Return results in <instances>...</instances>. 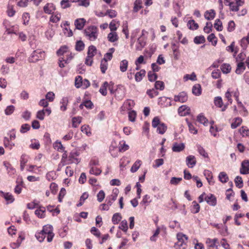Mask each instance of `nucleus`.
I'll return each mask as SVG.
<instances>
[{
    "mask_svg": "<svg viewBox=\"0 0 249 249\" xmlns=\"http://www.w3.org/2000/svg\"><path fill=\"white\" fill-rule=\"evenodd\" d=\"M239 132L243 137H247L249 134V129L247 126H242L239 129Z\"/></svg>",
    "mask_w": 249,
    "mask_h": 249,
    "instance_id": "50",
    "label": "nucleus"
},
{
    "mask_svg": "<svg viewBox=\"0 0 249 249\" xmlns=\"http://www.w3.org/2000/svg\"><path fill=\"white\" fill-rule=\"evenodd\" d=\"M221 69L223 73H228L231 70V66L229 63H223L221 66Z\"/></svg>",
    "mask_w": 249,
    "mask_h": 249,
    "instance_id": "45",
    "label": "nucleus"
},
{
    "mask_svg": "<svg viewBox=\"0 0 249 249\" xmlns=\"http://www.w3.org/2000/svg\"><path fill=\"white\" fill-rule=\"evenodd\" d=\"M51 113L52 110L50 108L40 110L36 112V117L40 120H43L45 118V113H47V115L49 116Z\"/></svg>",
    "mask_w": 249,
    "mask_h": 249,
    "instance_id": "7",
    "label": "nucleus"
},
{
    "mask_svg": "<svg viewBox=\"0 0 249 249\" xmlns=\"http://www.w3.org/2000/svg\"><path fill=\"white\" fill-rule=\"evenodd\" d=\"M157 131L160 134H163L166 131L167 127L163 123H161L157 127Z\"/></svg>",
    "mask_w": 249,
    "mask_h": 249,
    "instance_id": "40",
    "label": "nucleus"
},
{
    "mask_svg": "<svg viewBox=\"0 0 249 249\" xmlns=\"http://www.w3.org/2000/svg\"><path fill=\"white\" fill-rule=\"evenodd\" d=\"M187 26L191 30H196L198 28V25L194 20H189L187 23Z\"/></svg>",
    "mask_w": 249,
    "mask_h": 249,
    "instance_id": "49",
    "label": "nucleus"
},
{
    "mask_svg": "<svg viewBox=\"0 0 249 249\" xmlns=\"http://www.w3.org/2000/svg\"><path fill=\"white\" fill-rule=\"evenodd\" d=\"M44 52L40 50H36L32 54L31 59V62H36L38 61H42L45 58Z\"/></svg>",
    "mask_w": 249,
    "mask_h": 249,
    "instance_id": "5",
    "label": "nucleus"
},
{
    "mask_svg": "<svg viewBox=\"0 0 249 249\" xmlns=\"http://www.w3.org/2000/svg\"><path fill=\"white\" fill-rule=\"evenodd\" d=\"M242 122V119L240 117H237L234 119V121L231 124V127L235 129L239 126Z\"/></svg>",
    "mask_w": 249,
    "mask_h": 249,
    "instance_id": "41",
    "label": "nucleus"
},
{
    "mask_svg": "<svg viewBox=\"0 0 249 249\" xmlns=\"http://www.w3.org/2000/svg\"><path fill=\"white\" fill-rule=\"evenodd\" d=\"M245 63H238L235 72L237 74H241L245 69Z\"/></svg>",
    "mask_w": 249,
    "mask_h": 249,
    "instance_id": "55",
    "label": "nucleus"
},
{
    "mask_svg": "<svg viewBox=\"0 0 249 249\" xmlns=\"http://www.w3.org/2000/svg\"><path fill=\"white\" fill-rule=\"evenodd\" d=\"M218 178L219 180L223 183H225L227 182L229 180V177L227 174L225 172H220L218 175Z\"/></svg>",
    "mask_w": 249,
    "mask_h": 249,
    "instance_id": "27",
    "label": "nucleus"
},
{
    "mask_svg": "<svg viewBox=\"0 0 249 249\" xmlns=\"http://www.w3.org/2000/svg\"><path fill=\"white\" fill-rule=\"evenodd\" d=\"M85 34L90 40H95L97 38L98 35L97 27L94 26L89 27L85 30Z\"/></svg>",
    "mask_w": 249,
    "mask_h": 249,
    "instance_id": "2",
    "label": "nucleus"
},
{
    "mask_svg": "<svg viewBox=\"0 0 249 249\" xmlns=\"http://www.w3.org/2000/svg\"><path fill=\"white\" fill-rule=\"evenodd\" d=\"M204 175L206 177L208 183L210 185H213L214 181L213 180V176L212 172L208 170H205L203 172Z\"/></svg>",
    "mask_w": 249,
    "mask_h": 249,
    "instance_id": "19",
    "label": "nucleus"
},
{
    "mask_svg": "<svg viewBox=\"0 0 249 249\" xmlns=\"http://www.w3.org/2000/svg\"><path fill=\"white\" fill-rule=\"evenodd\" d=\"M215 16V12L213 9L206 11L204 14L205 18L209 20L213 19L214 18Z\"/></svg>",
    "mask_w": 249,
    "mask_h": 249,
    "instance_id": "28",
    "label": "nucleus"
},
{
    "mask_svg": "<svg viewBox=\"0 0 249 249\" xmlns=\"http://www.w3.org/2000/svg\"><path fill=\"white\" fill-rule=\"evenodd\" d=\"M185 148V144L183 143L175 142L173 144L172 150L175 152H179L183 151Z\"/></svg>",
    "mask_w": 249,
    "mask_h": 249,
    "instance_id": "20",
    "label": "nucleus"
},
{
    "mask_svg": "<svg viewBox=\"0 0 249 249\" xmlns=\"http://www.w3.org/2000/svg\"><path fill=\"white\" fill-rule=\"evenodd\" d=\"M45 98L48 102H53L55 98V94L53 92L49 91L46 94Z\"/></svg>",
    "mask_w": 249,
    "mask_h": 249,
    "instance_id": "57",
    "label": "nucleus"
},
{
    "mask_svg": "<svg viewBox=\"0 0 249 249\" xmlns=\"http://www.w3.org/2000/svg\"><path fill=\"white\" fill-rule=\"evenodd\" d=\"M96 53V49L94 46H90L89 47L88 52V59H87V61H90V62H92V61L89 60L90 58L92 57Z\"/></svg>",
    "mask_w": 249,
    "mask_h": 249,
    "instance_id": "23",
    "label": "nucleus"
},
{
    "mask_svg": "<svg viewBox=\"0 0 249 249\" xmlns=\"http://www.w3.org/2000/svg\"><path fill=\"white\" fill-rule=\"evenodd\" d=\"M129 145L126 144L125 142L121 141L119 144L118 151L120 152H124L129 149Z\"/></svg>",
    "mask_w": 249,
    "mask_h": 249,
    "instance_id": "31",
    "label": "nucleus"
},
{
    "mask_svg": "<svg viewBox=\"0 0 249 249\" xmlns=\"http://www.w3.org/2000/svg\"><path fill=\"white\" fill-rule=\"evenodd\" d=\"M190 111V108L186 105L181 106L178 109V114L181 116H185L189 114Z\"/></svg>",
    "mask_w": 249,
    "mask_h": 249,
    "instance_id": "17",
    "label": "nucleus"
},
{
    "mask_svg": "<svg viewBox=\"0 0 249 249\" xmlns=\"http://www.w3.org/2000/svg\"><path fill=\"white\" fill-rule=\"evenodd\" d=\"M245 3V0H234L232 1L227 5L230 7V9L231 11L237 12L239 10V7L242 6Z\"/></svg>",
    "mask_w": 249,
    "mask_h": 249,
    "instance_id": "6",
    "label": "nucleus"
},
{
    "mask_svg": "<svg viewBox=\"0 0 249 249\" xmlns=\"http://www.w3.org/2000/svg\"><path fill=\"white\" fill-rule=\"evenodd\" d=\"M16 13L13 5L8 4L7 6V13L9 17H13Z\"/></svg>",
    "mask_w": 249,
    "mask_h": 249,
    "instance_id": "63",
    "label": "nucleus"
},
{
    "mask_svg": "<svg viewBox=\"0 0 249 249\" xmlns=\"http://www.w3.org/2000/svg\"><path fill=\"white\" fill-rule=\"evenodd\" d=\"M214 27L218 31H221L223 30L222 22L219 19H217L215 20Z\"/></svg>",
    "mask_w": 249,
    "mask_h": 249,
    "instance_id": "51",
    "label": "nucleus"
},
{
    "mask_svg": "<svg viewBox=\"0 0 249 249\" xmlns=\"http://www.w3.org/2000/svg\"><path fill=\"white\" fill-rule=\"evenodd\" d=\"M53 147L59 152H63L65 150V147L63 146L61 142L58 140L56 141L53 143Z\"/></svg>",
    "mask_w": 249,
    "mask_h": 249,
    "instance_id": "29",
    "label": "nucleus"
},
{
    "mask_svg": "<svg viewBox=\"0 0 249 249\" xmlns=\"http://www.w3.org/2000/svg\"><path fill=\"white\" fill-rule=\"evenodd\" d=\"M122 216L120 213H115L112 218V222L114 224H117L121 221Z\"/></svg>",
    "mask_w": 249,
    "mask_h": 249,
    "instance_id": "46",
    "label": "nucleus"
},
{
    "mask_svg": "<svg viewBox=\"0 0 249 249\" xmlns=\"http://www.w3.org/2000/svg\"><path fill=\"white\" fill-rule=\"evenodd\" d=\"M197 120L198 122L203 124L205 126L208 125L209 123L208 119L204 116L203 114H200L197 116Z\"/></svg>",
    "mask_w": 249,
    "mask_h": 249,
    "instance_id": "33",
    "label": "nucleus"
},
{
    "mask_svg": "<svg viewBox=\"0 0 249 249\" xmlns=\"http://www.w3.org/2000/svg\"><path fill=\"white\" fill-rule=\"evenodd\" d=\"M15 110V107L14 106H8L6 107L4 110V113L6 115H10L14 112Z\"/></svg>",
    "mask_w": 249,
    "mask_h": 249,
    "instance_id": "52",
    "label": "nucleus"
},
{
    "mask_svg": "<svg viewBox=\"0 0 249 249\" xmlns=\"http://www.w3.org/2000/svg\"><path fill=\"white\" fill-rule=\"evenodd\" d=\"M241 174L246 175L249 174V160H244L241 163V167L240 170Z\"/></svg>",
    "mask_w": 249,
    "mask_h": 249,
    "instance_id": "11",
    "label": "nucleus"
},
{
    "mask_svg": "<svg viewBox=\"0 0 249 249\" xmlns=\"http://www.w3.org/2000/svg\"><path fill=\"white\" fill-rule=\"evenodd\" d=\"M53 227L50 225H46L43 226L41 231L47 236L48 242H51L53 238L54 234L53 232Z\"/></svg>",
    "mask_w": 249,
    "mask_h": 249,
    "instance_id": "4",
    "label": "nucleus"
},
{
    "mask_svg": "<svg viewBox=\"0 0 249 249\" xmlns=\"http://www.w3.org/2000/svg\"><path fill=\"white\" fill-rule=\"evenodd\" d=\"M206 244L209 248H215L216 249H218V240L217 238L211 239L208 238L206 240Z\"/></svg>",
    "mask_w": 249,
    "mask_h": 249,
    "instance_id": "10",
    "label": "nucleus"
},
{
    "mask_svg": "<svg viewBox=\"0 0 249 249\" xmlns=\"http://www.w3.org/2000/svg\"><path fill=\"white\" fill-rule=\"evenodd\" d=\"M101 172L102 170L96 166H92L90 167L89 173L90 174L94 175L95 176H98L101 173Z\"/></svg>",
    "mask_w": 249,
    "mask_h": 249,
    "instance_id": "42",
    "label": "nucleus"
},
{
    "mask_svg": "<svg viewBox=\"0 0 249 249\" xmlns=\"http://www.w3.org/2000/svg\"><path fill=\"white\" fill-rule=\"evenodd\" d=\"M142 7V0H136L134 3L133 12L137 13Z\"/></svg>",
    "mask_w": 249,
    "mask_h": 249,
    "instance_id": "38",
    "label": "nucleus"
},
{
    "mask_svg": "<svg viewBox=\"0 0 249 249\" xmlns=\"http://www.w3.org/2000/svg\"><path fill=\"white\" fill-rule=\"evenodd\" d=\"M119 228L124 231L126 232L128 230L127 221L125 220L122 221Z\"/></svg>",
    "mask_w": 249,
    "mask_h": 249,
    "instance_id": "61",
    "label": "nucleus"
},
{
    "mask_svg": "<svg viewBox=\"0 0 249 249\" xmlns=\"http://www.w3.org/2000/svg\"><path fill=\"white\" fill-rule=\"evenodd\" d=\"M118 38L119 37L116 31H111L107 35V39L111 42L117 41Z\"/></svg>",
    "mask_w": 249,
    "mask_h": 249,
    "instance_id": "24",
    "label": "nucleus"
},
{
    "mask_svg": "<svg viewBox=\"0 0 249 249\" xmlns=\"http://www.w3.org/2000/svg\"><path fill=\"white\" fill-rule=\"evenodd\" d=\"M197 150L199 154L205 158L209 157L208 153L206 152L205 150L200 145H196Z\"/></svg>",
    "mask_w": 249,
    "mask_h": 249,
    "instance_id": "35",
    "label": "nucleus"
},
{
    "mask_svg": "<svg viewBox=\"0 0 249 249\" xmlns=\"http://www.w3.org/2000/svg\"><path fill=\"white\" fill-rule=\"evenodd\" d=\"M191 210L192 213H196L199 212L200 210V206L196 201H194L192 202V206Z\"/></svg>",
    "mask_w": 249,
    "mask_h": 249,
    "instance_id": "44",
    "label": "nucleus"
},
{
    "mask_svg": "<svg viewBox=\"0 0 249 249\" xmlns=\"http://www.w3.org/2000/svg\"><path fill=\"white\" fill-rule=\"evenodd\" d=\"M46 177L48 180L51 181L55 179L56 178V176L55 172L51 171L46 174Z\"/></svg>",
    "mask_w": 249,
    "mask_h": 249,
    "instance_id": "59",
    "label": "nucleus"
},
{
    "mask_svg": "<svg viewBox=\"0 0 249 249\" xmlns=\"http://www.w3.org/2000/svg\"><path fill=\"white\" fill-rule=\"evenodd\" d=\"M0 194L6 201L7 204L12 203L15 200L14 196L11 193H4L2 191H0Z\"/></svg>",
    "mask_w": 249,
    "mask_h": 249,
    "instance_id": "14",
    "label": "nucleus"
},
{
    "mask_svg": "<svg viewBox=\"0 0 249 249\" xmlns=\"http://www.w3.org/2000/svg\"><path fill=\"white\" fill-rule=\"evenodd\" d=\"M145 71L144 70H141L137 72L135 75V79L137 82H140L145 76Z\"/></svg>",
    "mask_w": 249,
    "mask_h": 249,
    "instance_id": "36",
    "label": "nucleus"
},
{
    "mask_svg": "<svg viewBox=\"0 0 249 249\" xmlns=\"http://www.w3.org/2000/svg\"><path fill=\"white\" fill-rule=\"evenodd\" d=\"M118 193V190H116L115 191L113 190V193L107 197L106 201L110 206L112 205L113 202L116 200Z\"/></svg>",
    "mask_w": 249,
    "mask_h": 249,
    "instance_id": "18",
    "label": "nucleus"
},
{
    "mask_svg": "<svg viewBox=\"0 0 249 249\" xmlns=\"http://www.w3.org/2000/svg\"><path fill=\"white\" fill-rule=\"evenodd\" d=\"M86 22V19L83 18L76 19L74 21L76 28L78 30L82 29L85 25Z\"/></svg>",
    "mask_w": 249,
    "mask_h": 249,
    "instance_id": "21",
    "label": "nucleus"
},
{
    "mask_svg": "<svg viewBox=\"0 0 249 249\" xmlns=\"http://www.w3.org/2000/svg\"><path fill=\"white\" fill-rule=\"evenodd\" d=\"M55 10V6L52 3H47L43 7L44 12L47 14H53Z\"/></svg>",
    "mask_w": 249,
    "mask_h": 249,
    "instance_id": "15",
    "label": "nucleus"
},
{
    "mask_svg": "<svg viewBox=\"0 0 249 249\" xmlns=\"http://www.w3.org/2000/svg\"><path fill=\"white\" fill-rule=\"evenodd\" d=\"M109 86V83L106 81L100 89V92L104 96H106L107 94V88Z\"/></svg>",
    "mask_w": 249,
    "mask_h": 249,
    "instance_id": "39",
    "label": "nucleus"
},
{
    "mask_svg": "<svg viewBox=\"0 0 249 249\" xmlns=\"http://www.w3.org/2000/svg\"><path fill=\"white\" fill-rule=\"evenodd\" d=\"M83 79L81 76H78L75 79V86L77 88H80L82 86Z\"/></svg>",
    "mask_w": 249,
    "mask_h": 249,
    "instance_id": "60",
    "label": "nucleus"
},
{
    "mask_svg": "<svg viewBox=\"0 0 249 249\" xmlns=\"http://www.w3.org/2000/svg\"><path fill=\"white\" fill-rule=\"evenodd\" d=\"M207 39L211 42L213 46H215L217 43V39L213 34H211L207 37Z\"/></svg>",
    "mask_w": 249,
    "mask_h": 249,
    "instance_id": "56",
    "label": "nucleus"
},
{
    "mask_svg": "<svg viewBox=\"0 0 249 249\" xmlns=\"http://www.w3.org/2000/svg\"><path fill=\"white\" fill-rule=\"evenodd\" d=\"M78 156V154L76 151H74L71 152L68 157L69 162H67V163L70 164L74 163L78 164L80 162V160L77 158Z\"/></svg>",
    "mask_w": 249,
    "mask_h": 249,
    "instance_id": "8",
    "label": "nucleus"
},
{
    "mask_svg": "<svg viewBox=\"0 0 249 249\" xmlns=\"http://www.w3.org/2000/svg\"><path fill=\"white\" fill-rule=\"evenodd\" d=\"M196 163V157L193 155H189L186 158V164L189 168H193Z\"/></svg>",
    "mask_w": 249,
    "mask_h": 249,
    "instance_id": "13",
    "label": "nucleus"
},
{
    "mask_svg": "<svg viewBox=\"0 0 249 249\" xmlns=\"http://www.w3.org/2000/svg\"><path fill=\"white\" fill-rule=\"evenodd\" d=\"M36 237L37 240L41 242L44 241L46 235L41 231L39 232H37L36 233Z\"/></svg>",
    "mask_w": 249,
    "mask_h": 249,
    "instance_id": "53",
    "label": "nucleus"
},
{
    "mask_svg": "<svg viewBox=\"0 0 249 249\" xmlns=\"http://www.w3.org/2000/svg\"><path fill=\"white\" fill-rule=\"evenodd\" d=\"M125 95V89L124 86L119 85L116 90V96L119 100L122 99Z\"/></svg>",
    "mask_w": 249,
    "mask_h": 249,
    "instance_id": "16",
    "label": "nucleus"
},
{
    "mask_svg": "<svg viewBox=\"0 0 249 249\" xmlns=\"http://www.w3.org/2000/svg\"><path fill=\"white\" fill-rule=\"evenodd\" d=\"M155 88L156 89L162 90L164 89V84L161 81H157L155 84Z\"/></svg>",
    "mask_w": 249,
    "mask_h": 249,
    "instance_id": "58",
    "label": "nucleus"
},
{
    "mask_svg": "<svg viewBox=\"0 0 249 249\" xmlns=\"http://www.w3.org/2000/svg\"><path fill=\"white\" fill-rule=\"evenodd\" d=\"M82 117H74L72 119V125L73 127L76 128L78 127L79 124L81 123Z\"/></svg>",
    "mask_w": 249,
    "mask_h": 249,
    "instance_id": "43",
    "label": "nucleus"
},
{
    "mask_svg": "<svg viewBox=\"0 0 249 249\" xmlns=\"http://www.w3.org/2000/svg\"><path fill=\"white\" fill-rule=\"evenodd\" d=\"M189 132L193 134H196L197 133V129L195 127V123H192L190 122L188 119H186Z\"/></svg>",
    "mask_w": 249,
    "mask_h": 249,
    "instance_id": "25",
    "label": "nucleus"
},
{
    "mask_svg": "<svg viewBox=\"0 0 249 249\" xmlns=\"http://www.w3.org/2000/svg\"><path fill=\"white\" fill-rule=\"evenodd\" d=\"M188 100V96L186 92H181L178 95H175L174 100L175 102L184 103Z\"/></svg>",
    "mask_w": 249,
    "mask_h": 249,
    "instance_id": "9",
    "label": "nucleus"
},
{
    "mask_svg": "<svg viewBox=\"0 0 249 249\" xmlns=\"http://www.w3.org/2000/svg\"><path fill=\"white\" fill-rule=\"evenodd\" d=\"M234 182L236 187L239 188H241L243 186V182L242 178L239 176H237L234 179Z\"/></svg>",
    "mask_w": 249,
    "mask_h": 249,
    "instance_id": "54",
    "label": "nucleus"
},
{
    "mask_svg": "<svg viewBox=\"0 0 249 249\" xmlns=\"http://www.w3.org/2000/svg\"><path fill=\"white\" fill-rule=\"evenodd\" d=\"M135 105L134 101L127 99L125 100L123 103L122 107H120V111L122 114H125L128 111H131Z\"/></svg>",
    "mask_w": 249,
    "mask_h": 249,
    "instance_id": "3",
    "label": "nucleus"
},
{
    "mask_svg": "<svg viewBox=\"0 0 249 249\" xmlns=\"http://www.w3.org/2000/svg\"><path fill=\"white\" fill-rule=\"evenodd\" d=\"M142 163V162L141 160H137L132 166L130 169V171L132 173H135L137 172L141 166Z\"/></svg>",
    "mask_w": 249,
    "mask_h": 249,
    "instance_id": "32",
    "label": "nucleus"
},
{
    "mask_svg": "<svg viewBox=\"0 0 249 249\" xmlns=\"http://www.w3.org/2000/svg\"><path fill=\"white\" fill-rule=\"evenodd\" d=\"M193 93L196 95L199 96L201 93V88L199 84L195 85L192 88Z\"/></svg>",
    "mask_w": 249,
    "mask_h": 249,
    "instance_id": "34",
    "label": "nucleus"
},
{
    "mask_svg": "<svg viewBox=\"0 0 249 249\" xmlns=\"http://www.w3.org/2000/svg\"><path fill=\"white\" fill-rule=\"evenodd\" d=\"M69 103V98L68 97H63L60 101V110L62 111H65L67 110V106Z\"/></svg>",
    "mask_w": 249,
    "mask_h": 249,
    "instance_id": "22",
    "label": "nucleus"
},
{
    "mask_svg": "<svg viewBox=\"0 0 249 249\" xmlns=\"http://www.w3.org/2000/svg\"><path fill=\"white\" fill-rule=\"evenodd\" d=\"M178 241L175 244V247L176 249H186L187 247L188 237L182 233H178L177 235Z\"/></svg>",
    "mask_w": 249,
    "mask_h": 249,
    "instance_id": "1",
    "label": "nucleus"
},
{
    "mask_svg": "<svg viewBox=\"0 0 249 249\" xmlns=\"http://www.w3.org/2000/svg\"><path fill=\"white\" fill-rule=\"evenodd\" d=\"M85 48V44L83 41L79 40L76 42L75 45V49L78 51L83 50Z\"/></svg>",
    "mask_w": 249,
    "mask_h": 249,
    "instance_id": "64",
    "label": "nucleus"
},
{
    "mask_svg": "<svg viewBox=\"0 0 249 249\" xmlns=\"http://www.w3.org/2000/svg\"><path fill=\"white\" fill-rule=\"evenodd\" d=\"M45 209L44 207H40L35 211V214L40 218H44L45 216Z\"/></svg>",
    "mask_w": 249,
    "mask_h": 249,
    "instance_id": "37",
    "label": "nucleus"
},
{
    "mask_svg": "<svg viewBox=\"0 0 249 249\" xmlns=\"http://www.w3.org/2000/svg\"><path fill=\"white\" fill-rule=\"evenodd\" d=\"M114 48H111L110 50H109V52L106 53L105 55H104V60L106 61V62H107L108 61H110L112 57V53L114 52Z\"/></svg>",
    "mask_w": 249,
    "mask_h": 249,
    "instance_id": "48",
    "label": "nucleus"
},
{
    "mask_svg": "<svg viewBox=\"0 0 249 249\" xmlns=\"http://www.w3.org/2000/svg\"><path fill=\"white\" fill-rule=\"evenodd\" d=\"M205 200L210 206H215L217 203V200L215 196L211 194L208 195L205 197Z\"/></svg>",
    "mask_w": 249,
    "mask_h": 249,
    "instance_id": "12",
    "label": "nucleus"
},
{
    "mask_svg": "<svg viewBox=\"0 0 249 249\" xmlns=\"http://www.w3.org/2000/svg\"><path fill=\"white\" fill-rule=\"evenodd\" d=\"M61 17V16L60 13L57 12L53 13L50 18V21L53 23H57L60 20Z\"/></svg>",
    "mask_w": 249,
    "mask_h": 249,
    "instance_id": "30",
    "label": "nucleus"
},
{
    "mask_svg": "<svg viewBox=\"0 0 249 249\" xmlns=\"http://www.w3.org/2000/svg\"><path fill=\"white\" fill-rule=\"evenodd\" d=\"M214 105L218 107H223V101L221 97H216L214 100Z\"/></svg>",
    "mask_w": 249,
    "mask_h": 249,
    "instance_id": "62",
    "label": "nucleus"
},
{
    "mask_svg": "<svg viewBox=\"0 0 249 249\" xmlns=\"http://www.w3.org/2000/svg\"><path fill=\"white\" fill-rule=\"evenodd\" d=\"M117 148L116 145H113V143L110 145L109 147V152L111 156L113 157H116L118 156Z\"/></svg>",
    "mask_w": 249,
    "mask_h": 249,
    "instance_id": "47",
    "label": "nucleus"
},
{
    "mask_svg": "<svg viewBox=\"0 0 249 249\" xmlns=\"http://www.w3.org/2000/svg\"><path fill=\"white\" fill-rule=\"evenodd\" d=\"M3 165L6 168L7 173L9 176H12L15 174L16 170L13 167L10 163L4 161L3 162Z\"/></svg>",
    "mask_w": 249,
    "mask_h": 249,
    "instance_id": "26",
    "label": "nucleus"
}]
</instances>
